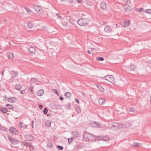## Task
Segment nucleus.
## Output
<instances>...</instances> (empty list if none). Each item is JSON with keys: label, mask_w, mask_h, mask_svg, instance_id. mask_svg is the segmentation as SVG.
I'll return each instance as SVG.
<instances>
[{"label": "nucleus", "mask_w": 151, "mask_h": 151, "mask_svg": "<svg viewBox=\"0 0 151 151\" xmlns=\"http://www.w3.org/2000/svg\"><path fill=\"white\" fill-rule=\"evenodd\" d=\"M103 139L104 141H106L108 140L109 139L108 137H104Z\"/></svg>", "instance_id": "obj_44"}, {"label": "nucleus", "mask_w": 151, "mask_h": 151, "mask_svg": "<svg viewBox=\"0 0 151 151\" xmlns=\"http://www.w3.org/2000/svg\"><path fill=\"white\" fill-rule=\"evenodd\" d=\"M34 123V122L33 121L32 122V126L33 128H34L33 126V123Z\"/></svg>", "instance_id": "obj_56"}, {"label": "nucleus", "mask_w": 151, "mask_h": 151, "mask_svg": "<svg viewBox=\"0 0 151 151\" xmlns=\"http://www.w3.org/2000/svg\"><path fill=\"white\" fill-rule=\"evenodd\" d=\"M22 86L20 84H17L15 86L14 89H16L18 91L20 90L22 88Z\"/></svg>", "instance_id": "obj_15"}, {"label": "nucleus", "mask_w": 151, "mask_h": 151, "mask_svg": "<svg viewBox=\"0 0 151 151\" xmlns=\"http://www.w3.org/2000/svg\"><path fill=\"white\" fill-rule=\"evenodd\" d=\"M11 77L14 78L16 77L18 74V73L14 71H12L10 72Z\"/></svg>", "instance_id": "obj_11"}, {"label": "nucleus", "mask_w": 151, "mask_h": 151, "mask_svg": "<svg viewBox=\"0 0 151 151\" xmlns=\"http://www.w3.org/2000/svg\"><path fill=\"white\" fill-rule=\"evenodd\" d=\"M51 122L49 120H47L46 121V122L45 123V125L47 127H50L51 126Z\"/></svg>", "instance_id": "obj_24"}, {"label": "nucleus", "mask_w": 151, "mask_h": 151, "mask_svg": "<svg viewBox=\"0 0 151 151\" xmlns=\"http://www.w3.org/2000/svg\"><path fill=\"white\" fill-rule=\"evenodd\" d=\"M104 58L103 57H97L96 60L98 61H103L104 60Z\"/></svg>", "instance_id": "obj_33"}, {"label": "nucleus", "mask_w": 151, "mask_h": 151, "mask_svg": "<svg viewBox=\"0 0 151 151\" xmlns=\"http://www.w3.org/2000/svg\"><path fill=\"white\" fill-rule=\"evenodd\" d=\"M47 112H48V110H47V109L46 108H45L44 109V110L43 111V112L45 114H47Z\"/></svg>", "instance_id": "obj_40"}, {"label": "nucleus", "mask_w": 151, "mask_h": 151, "mask_svg": "<svg viewBox=\"0 0 151 151\" xmlns=\"http://www.w3.org/2000/svg\"><path fill=\"white\" fill-rule=\"evenodd\" d=\"M23 145L24 146H29L30 145V143L24 142L23 143Z\"/></svg>", "instance_id": "obj_38"}, {"label": "nucleus", "mask_w": 151, "mask_h": 151, "mask_svg": "<svg viewBox=\"0 0 151 151\" xmlns=\"http://www.w3.org/2000/svg\"><path fill=\"white\" fill-rule=\"evenodd\" d=\"M29 51L32 54H35L36 52L35 48L34 47H30L29 49Z\"/></svg>", "instance_id": "obj_14"}, {"label": "nucleus", "mask_w": 151, "mask_h": 151, "mask_svg": "<svg viewBox=\"0 0 151 151\" xmlns=\"http://www.w3.org/2000/svg\"><path fill=\"white\" fill-rule=\"evenodd\" d=\"M100 8L103 9H106V3L104 1H103L100 4Z\"/></svg>", "instance_id": "obj_7"}, {"label": "nucleus", "mask_w": 151, "mask_h": 151, "mask_svg": "<svg viewBox=\"0 0 151 151\" xmlns=\"http://www.w3.org/2000/svg\"><path fill=\"white\" fill-rule=\"evenodd\" d=\"M0 110L3 113H6L8 111V110L7 109L1 107L0 108Z\"/></svg>", "instance_id": "obj_20"}, {"label": "nucleus", "mask_w": 151, "mask_h": 151, "mask_svg": "<svg viewBox=\"0 0 151 151\" xmlns=\"http://www.w3.org/2000/svg\"><path fill=\"white\" fill-rule=\"evenodd\" d=\"M57 147L59 150H63V146L59 145H58Z\"/></svg>", "instance_id": "obj_41"}, {"label": "nucleus", "mask_w": 151, "mask_h": 151, "mask_svg": "<svg viewBox=\"0 0 151 151\" xmlns=\"http://www.w3.org/2000/svg\"><path fill=\"white\" fill-rule=\"evenodd\" d=\"M37 79L36 78H32L31 79L30 81L32 83H35L37 82Z\"/></svg>", "instance_id": "obj_32"}, {"label": "nucleus", "mask_w": 151, "mask_h": 151, "mask_svg": "<svg viewBox=\"0 0 151 151\" xmlns=\"http://www.w3.org/2000/svg\"><path fill=\"white\" fill-rule=\"evenodd\" d=\"M69 21L72 24H74V21L73 20V19L71 18H70L69 20Z\"/></svg>", "instance_id": "obj_39"}, {"label": "nucleus", "mask_w": 151, "mask_h": 151, "mask_svg": "<svg viewBox=\"0 0 151 151\" xmlns=\"http://www.w3.org/2000/svg\"><path fill=\"white\" fill-rule=\"evenodd\" d=\"M25 93H26V92L25 91V90H22L20 92V93L22 94H25Z\"/></svg>", "instance_id": "obj_48"}, {"label": "nucleus", "mask_w": 151, "mask_h": 151, "mask_svg": "<svg viewBox=\"0 0 151 151\" xmlns=\"http://www.w3.org/2000/svg\"><path fill=\"white\" fill-rule=\"evenodd\" d=\"M150 102L151 103V99H150Z\"/></svg>", "instance_id": "obj_61"}, {"label": "nucleus", "mask_w": 151, "mask_h": 151, "mask_svg": "<svg viewBox=\"0 0 151 151\" xmlns=\"http://www.w3.org/2000/svg\"><path fill=\"white\" fill-rule=\"evenodd\" d=\"M104 30L106 32H109L112 31V29L110 28L108 25H106L104 28Z\"/></svg>", "instance_id": "obj_10"}, {"label": "nucleus", "mask_w": 151, "mask_h": 151, "mask_svg": "<svg viewBox=\"0 0 151 151\" xmlns=\"http://www.w3.org/2000/svg\"><path fill=\"white\" fill-rule=\"evenodd\" d=\"M62 1H67V0H61Z\"/></svg>", "instance_id": "obj_59"}, {"label": "nucleus", "mask_w": 151, "mask_h": 151, "mask_svg": "<svg viewBox=\"0 0 151 151\" xmlns=\"http://www.w3.org/2000/svg\"><path fill=\"white\" fill-rule=\"evenodd\" d=\"M123 8L124 10L127 11H130L131 9V7L127 4H125Z\"/></svg>", "instance_id": "obj_12"}, {"label": "nucleus", "mask_w": 151, "mask_h": 151, "mask_svg": "<svg viewBox=\"0 0 151 151\" xmlns=\"http://www.w3.org/2000/svg\"><path fill=\"white\" fill-rule=\"evenodd\" d=\"M129 24L130 22L129 20H125L123 23V27H127L129 25Z\"/></svg>", "instance_id": "obj_13"}, {"label": "nucleus", "mask_w": 151, "mask_h": 151, "mask_svg": "<svg viewBox=\"0 0 151 151\" xmlns=\"http://www.w3.org/2000/svg\"><path fill=\"white\" fill-rule=\"evenodd\" d=\"M111 128H113V129L116 130L120 128V125L118 123L113 122L110 124Z\"/></svg>", "instance_id": "obj_4"}, {"label": "nucleus", "mask_w": 151, "mask_h": 151, "mask_svg": "<svg viewBox=\"0 0 151 151\" xmlns=\"http://www.w3.org/2000/svg\"><path fill=\"white\" fill-rule=\"evenodd\" d=\"M72 139L71 138H68V142L70 144V143L72 141Z\"/></svg>", "instance_id": "obj_49"}, {"label": "nucleus", "mask_w": 151, "mask_h": 151, "mask_svg": "<svg viewBox=\"0 0 151 151\" xmlns=\"http://www.w3.org/2000/svg\"><path fill=\"white\" fill-rule=\"evenodd\" d=\"M26 137L27 139H28L29 141H31L33 139V137L32 135H27L26 136Z\"/></svg>", "instance_id": "obj_21"}, {"label": "nucleus", "mask_w": 151, "mask_h": 151, "mask_svg": "<svg viewBox=\"0 0 151 151\" xmlns=\"http://www.w3.org/2000/svg\"><path fill=\"white\" fill-rule=\"evenodd\" d=\"M29 90H30L31 92L33 93V86H31L29 88Z\"/></svg>", "instance_id": "obj_37"}, {"label": "nucleus", "mask_w": 151, "mask_h": 151, "mask_svg": "<svg viewBox=\"0 0 151 151\" xmlns=\"http://www.w3.org/2000/svg\"><path fill=\"white\" fill-rule=\"evenodd\" d=\"M136 68V67L135 65L132 64L131 65L130 67V68L131 70L133 71H134L135 70Z\"/></svg>", "instance_id": "obj_23"}, {"label": "nucleus", "mask_w": 151, "mask_h": 151, "mask_svg": "<svg viewBox=\"0 0 151 151\" xmlns=\"http://www.w3.org/2000/svg\"><path fill=\"white\" fill-rule=\"evenodd\" d=\"M60 99L61 101H62L63 99V97L61 96H60L59 98Z\"/></svg>", "instance_id": "obj_53"}, {"label": "nucleus", "mask_w": 151, "mask_h": 151, "mask_svg": "<svg viewBox=\"0 0 151 151\" xmlns=\"http://www.w3.org/2000/svg\"><path fill=\"white\" fill-rule=\"evenodd\" d=\"M7 56L9 59H11L13 58L14 56L13 54L12 53L10 52L8 54Z\"/></svg>", "instance_id": "obj_25"}, {"label": "nucleus", "mask_w": 151, "mask_h": 151, "mask_svg": "<svg viewBox=\"0 0 151 151\" xmlns=\"http://www.w3.org/2000/svg\"><path fill=\"white\" fill-rule=\"evenodd\" d=\"M75 101L78 104L79 103V100L78 99H77V98L76 99Z\"/></svg>", "instance_id": "obj_52"}, {"label": "nucleus", "mask_w": 151, "mask_h": 151, "mask_svg": "<svg viewBox=\"0 0 151 151\" xmlns=\"http://www.w3.org/2000/svg\"><path fill=\"white\" fill-rule=\"evenodd\" d=\"M7 100L10 102L13 103L16 101L17 99L15 97H10L7 98Z\"/></svg>", "instance_id": "obj_6"}, {"label": "nucleus", "mask_w": 151, "mask_h": 151, "mask_svg": "<svg viewBox=\"0 0 151 151\" xmlns=\"http://www.w3.org/2000/svg\"><path fill=\"white\" fill-rule=\"evenodd\" d=\"M9 130L14 135H17L18 134V132L17 129L14 127H10L9 129Z\"/></svg>", "instance_id": "obj_5"}, {"label": "nucleus", "mask_w": 151, "mask_h": 151, "mask_svg": "<svg viewBox=\"0 0 151 151\" xmlns=\"http://www.w3.org/2000/svg\"><path fill=\"white\" fill-rule=\"evenodd\" d=\"M56 16L58 17V18H60L61 19L62 18V17L60 15V14H59V13H57L56 14Z\"/></svg>", "instance_id": "obj_46"}, {"label": "nucleus", "mask_w": 151, "mask_h": 151, "mask_svg": "<svg viewBox=\"0 0 151 151\" xmlns=\"http://www.w3.org/2000/svg\"><path fill=\"white\" fill-rule=\"evenodd\" d=\"M75 109L78 113H80L81 112V110L80 108L78 106H76L75 107Z\"/></svg>", "instance_id": "obj_28"}, {"label": "nucleus", "mask_w": 151, "mask_h": 151, "mask_svg": "<svg viewBox=\"0 0 151 151\" xmlns=\"http://www.w3.org/2000/svg\"><path fill=\"white\" fill-rule=\"evenodd\" d=\"M104 79L112 83L114 82L115 78L112 75H107L105 77Z\"/></svg>", "instance_id": "obj_2"}, {"label": "nucleus", "mask_w": 151, "mask_h": 151, "mask_svg": "<svg viewBox=\"0 0 151 151\" xmlns=\"http://www.w3.org/2000/svg\"><path fill=\"white\" fill-rule=\"evenodd\" d=\"M20 127L21 128L24 129L27 127V126L22 122H21L20 123Z\"/></svg>", "instance_id": "obj_18"}, {"label": "nucleus", "mask_w": 151, "mask_h": 151, "mask_svg": "<svg viewBox=\"0 0 151 151\" xmlns=\"http://www.w3.org/2000/svg\"><path fill=\"white\" fill-rule=\"evenodd\" d=\"M27 24L28 27L30 29L32 28L33 27L32 23L30 22H28Z\"/></svg>", "instance_id": "obj_31"}, {"label": "nucleus", "mask_w": 151, "mask_h": 151, "mask_svg": "<svg viewBox=\"0 0 151 151\" xmlns=\"http://www.w3.org/2000/svg\"><path fill=\"white\" fill-rule=\"evenodd\" d=\"M52 90L57 95H59V93L56 89H52Z\"/></svg>", "instance_id": "obj_42"}, {"label": "nucleus", "mask_w": 151, "mask_h": 151, "mask_svg": "<svg viewBox=\"0 0 151 151\" xmlns=\"http://www.w3.org/2000/svg\"><path fill=\"white\" fill-rule=\"evenodd\" d=\"M69 3L71 4L73 3V0H67V1Z\"/></svg>", "instance_id": "obj_47"}, {"label": "nucleus", "mask_w": 151, "mask_h": 151, "mask_svg": "<svg viewBox=\"0 0 151 151\" xmlns=\"http://www.w3.org/2000/svg\"><path fill=\"white\" fill-rule=\"evenodd\" d=\"M96 86L98 89L101 91L103 92L104 91V89L101 86L99 85H96Z\"/></svg>", "instance_id": "obj_26"}, {"label": "nucleus", "mask_w": 151, "mask_h": 151, "mask_svg": "<svg viewBox=\"0 0 151 151\" xmlns=\"http://www.w3.org/2000/svg\"><path fill=\"white\" fill-rule=\"evenodd\" d=\"M6 106L9 109H13V106L12 105L8 104L6 105Z\"/></svg>", "instance_id": "obj_30"}, {"label": "nucleus", "mask_w": 151, "mask_h": 151, "mask_svg": "<svg viewBox=\"0 0 151 151\" xmlns=\"http://www.w3.org/2000/svg\"><path fill=\"white\" fill-rule=\"evenodd\" d=\"M6 128L4 127L2 130L4 131H6Z\"/></svg>", "instance_id": "obj_54"}, {"label": "nucleus", "mask_w": 151, "mask_h": 151, "mask_svg": "<svg viewBox=\"0 0 151 151\" xmlns=\"http://www.w3.org/2000/svg\"><path fill=\"white\" fill-rule=\"evenodd\" d=\"M47 115V116H49V115H50V114H48Z\"/></svg>", "instance_id": "obj_60"}, {"label": "nucleus", "mask_w": 151, "mask_h": 151, "mask_svg": "<svg viewBox=\"0 0 151 151\" xmlns=\"http://www.w3.org/2000/svg\"><path fill=\"white\" fill-rule=\"evenodd\" d=\"M36 11L38 12H40L41 11V9L40 6L36 5L35 7Z\"/></svg>", "instance_id": "obj_16"}, {"label": "nucleus", "mask_w": 151, "mask_h": 151, "mask_svg": "<svg viewBox=\"0 0 151 151\" xmlns=\"http://www.w3.org/2000/svg\"><path fill=\"white\" fill-rule=\"evenodd\" d=\"M71 96V93L69 92H67L64 94V96L66 98H69Z\"/></svg>", "instance_id": "obj_22"}, {"label": "nucleus", "mask_w": 151, "mask_h": 151, "mask_svg": "<svg viewBox=\"0 0 151 151\" xmlns=\"http://www.w3.org/2000/svg\"><path fill=\"white\" fill-rule=\"evenodd\" d=\"M89 21L86 18H82L79 19L77 21L78 25L81 26H86L88 24Z\"/></svg>", "instance_id": "obj_1"}, {"label": "nucleus", "mask_w": 151, "mask_h": 151, "mask_svg": "<svg viewBox=\"0 0 151 151\" xmlns=\"http://www.w3.org/2000/svg\"><path fill=\"white\" fill-rule=\"evenodd\" d=\"M3 71L2 72V73H1V74L2 76H3L4 75V72H3V71Z\"/></svg>", "instance_id": "obj_58"}, {"label": "nucleus", "mask_w": 151, "mask_h": 151, "mask_svg": "<svg viewBox=\"0 0 151 151\" xmlns=\"http://www.w3.org/2000/svg\"><path fill=\"white\" fill-rule=\"evenodd\" d=\"M87 52L88 54H90L91 53V51L89 50H88L87 51Z\"/></svg>", "instance_id": "obj_55"}, {"label": "nucleus", "mask_w": 151, "mask_h": 151, "mask_svg": "<svg viewBox=\"0 0 151 151\" xmlns=\"http://www.w3.org/2000/svg\"><path fill=\"white\" fill-rule=\"evenodd\" d=\"M123 1L126 3L129 4L130 3V0H123Z\"/></svg>", "instance_id": "obj_45"}, {"label": "nucleus", "mask_w": 151, "mask_h": 151, "mask_svg": "<svg viewBox=\"0 0 151 151\" xmlns=\"http://www.w3.org/2000/svg\"><path fill=\"white\" fill-rule=\"evenodd\" d=\"M81 0H77V1L78 3H80L81 2Z\"/></svg>", "instance_id": "obj_57"}, {"label": "nucleus", "mask_w": 151, "mask_h": 151, "mask_svg": "<svg viewBox=\"0 0 151 151\" xmlns=\"http://www.w3.org/2000/svg\"><path fill=\"white\" fill-rule=\"evenodd\" d=\"M129 111L131 112H136L135 109L134 107H131L129 109Z\"/></svg>", "instance_id": "obj_35"}, {"label": "nucleus", "mask_w": 151, "mask_h": 151, "mask_svg": "<svg viewBox=\"0 0 151 151\" xmlns=\"http://www.w3.org/2000/svg\"><path fill=\"white\" fill-rule=\"evenodd\" d=\"M91 124L93 125L91 126V127H93L99 128V127L100 124L98 122L93 121L91 122Z\"/></svg>", "instance_id": "obj_8"}, {"label": "nucleus", "mask_w": 151, "mask_h": 151, "mask_svg": "<svg viewBox=\"0 0 151 151\" xmlns=\"http://www.w3.org/2000/svg\"><path fill=\"white\" fill-rule=\"evenodd\" d=\"M44 91L42 89L40 90L37 93V94L38 96H41L44 93Z\"/></svg>", "instance_id": "obj_19"}, {"label": "nucleus", "mask_w": 151, "mask_h": 151, "mask_svg": "<svg viewBox=\"0 0 151 151\" xmlns=\"http://www.w3.org/2000/svg\"><path fill=\"white\" fill-rule=\"evenodd\" d=\"M89 134H88L87 132H85L83 134V137L86 141H89Z\"/></svg>", "instance_id": "obj_9"}, {"label": "nucleus", "mask_w": 151, "mask_h": 151, "mask_svg": "<svg viewBox=\"0 0 151 151\" xmlns=\"http://www.w3.org/2000/svg\"><path fill=\"white\" fill-rule=\"evenodd\" d=\"M25 9H26V10L27 11L28 13L29 14H30L31 13V12H32L27 7H25Z\"/></svg>", "instance_id": "obj_34"}, {"label": "nucleus", "mask_w": 151, "mask_h": 151, "mask_svg": "<svg viewBox=\"0 0 151 151\" xmlns=\"http://www.w3.org/2000/svg\"><path fill=\"white\" fill-rule=\"evenodd\" d=\"M7 137L11 143L13 145L18 144L19 143V141L15 138H13L9 135L7 136Z\"/></svg>", "instance_id": "obj_3"}, {"label": "nucleus", "mask_w": 151, "mask_h": 151, "mask_svg": "<svg viewBox=\"0 0 151 151\" xmlns=\"http://www.w3.org/2000/svg\"><path fill=\"white\" fill-rule=\"evenodd\" d=\"M39 107L40 109H42V108H43V106L41 105H40V104L39 105Z\"/></svg>", "instance_id": "obj_51"}, {"label": "nucleus", "mask_w": 151, "mask_h": 151, "mask_svg": "<svg viewBox=\"0 0 151 151\" xmlns=\"http://www.w3.org/2000/svg\"><path fill=\"white\" fill-rule=\"evenodd\" d=\"M141 144H139L138 143H134V146L135 147H140V145H141Z\"/></svg>", "instance_id": "obj_43"}, {"label": "nucleus", "mask_w": 151, "mask_h": 151, "mask_svg": "<svg viewBox=\"0 0 151 151\" xmlns=\"http://www.w3.org/2000/svg\"><path fill=\"white\" fill-rule=\"evenodd\" d=\"M144 9L143 8H141L139 10V12H142L144 11Z\"/></svg>", "instance_id": "obj_50"}, {"label": "nucleus", "mask_w": 151, "mask_h": 151, "mask_svg": "<svg viewBox=\"0 0 151 151\" xmlns=\"http://www.w3.org/2000/svg\"><path fill=\"white\" fill-rule=\"evenodd\" d=\"M65 106L67 107L68 109H70V108L71 104L69 102H67L66 104H65Z\"/></svg>", "instance_id": "obj_29"}, {"label": "nucleus", "mask_w": 151, "mask_h": 151, "mask_svg": "<svg viewBox=\"0 0 151 151\" xmlns=\"http://www.w3.org/2000/svg\"><path fill=\"white\" fill-rule=\"evenodd\" d=\"M99 102L100 104L102 105L105 102V100L103 98H100L99 100Z\"/></svg>", "instance_id": "obj_17"}, {"label": "nucleus", "mask_w": 151, "mask_h": 151, "mask_svg": "<svg viewBox=\"0 0 151 151\" xmlns=\"http://www.w3.org/2000/svg\"><path fill=\"white\" fill-rule=\"evenodd\" d=\"M117 24H116V26H117Z\"/></svg>", "instance_id": "obj_62"}, {"label": "nucleus", "mask_w": 151, "mask_h": 151, "mask_svg": "<svg viewBox=\"0 0 151 151\" xmlns=\"http://www.w3.org/2000/svg\"><path fill=\"white\" fill-rule=\"evenodd\" d=\"M52 145L50 142H47V147H48L49 148H51L52 147Z\"/></svg>", "instance_id": "obj_27"}, {"label": "nucleus", "mask_w": 151, "mask_h": 151, "mask_svg": "<svg viewBox=\"0 0 151 151\" xmlns=\"http://www.w3.org/2000/svg\"><path fill=\"white\" fill-rule=\"evenodd\" d=\"M145 12L146 13H147L149 14H151V9H146L145 10Z\"/></svg>", "instance_id": "obj_36"}]
</instances>
